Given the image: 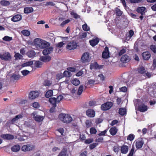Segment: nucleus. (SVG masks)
Instances as JSON below:
<instances>
[{"label":"nucleus","instance_id":"1","mask_svg":"<svg viewBox=\"0 0 156 156\" xmlns=\"http://www.w3.org/2000/svg\"><path fill=\"white\" fill-rule=\"evenodd\" d=\"M34 45L38 49L45 48L50 45L49 42L40 38H36L34 40Z\"/></svg>","mask_w":156,"mask_h":156},{"label":"nucleus","instance_id":"2","mask_svg":"<svg viewBox=\"0 0 156 156\" xmlns=\"http://www.w3.org/2000/svg\"><path fill=\"white\" fill-rule=\"evenodd\" d=\"M58 117L61 121L66 123H69L73 120L72 118L68 114H60Z\"/></svg>","mask_w":156,"mask_h":156},{"label":"nucleus","instance_id":"3","mask_svg":"<svg viewBox=\"0 0 156 156\" xmlns=\"http://www.w3.org/2000/svg\"><path fill=\"white\" fill-rule=\"evenodd\" d=\"M0 58L2 60L6 61H10L12 57L10 54L8 52H0Z\"/></svg>","mask_w":156,"mask_h":156},{"label":"nucleus","instance_id":"4","mask_svg":"<svg viewBox=\"0 0 156 156\" xmlns=\"http://www.w3.org/2000/svg\"><path fill=\"white\" fill-rule=\"evenodd\" d=\"M23 117L21 115H16L15 118H13L11 120L8 121L6 123L5 125L6 126H9L10 125L14 124L20 119L21 118Z\"/></svg>","mask_w":156,"mask_h":156},{"label":"nucleus","instance_id":"5","mask_svg":"<svg viewBox=\"0 0 156 156\" xmlns=\"http://www.w3.org/2000/svg\"><path fill=\"white\" fill-rule=\"evenodd\" d=\"M90 59L89 53L87 52L83 54L81 58V61L83 63L89 62Z\"/></svg>","mask_w":156,"mask_h":156},{"label":"nucleus","instance_id":"6","mask_svg":"<svg viewBox=\"0 0 156 156\" xmlns=\"http://www.w3.org/2000/svg\"><path fill=\"white\" fill-rule=\"evenodd\" d=\"M39 95V93L37 90L32 91L29 94V97L31 99H33L38 97Z\"/></svg>","mask_w":156,"mask_h":156},{"label":"nucleus","instance_id":"7","mask_svg":"<svg viewBox=\"0 0 156 156\" xmlns=\"http://www.w3.org/2000/svg\"><path fill=\"white\" fill-rule=\"evenodd\" d=\"M112 106V103L108 102L102 105L101 106V108L102 110H106L110 108Z\"/></svg>","mask_w":156,"mask_h":156},{"label":"nucleus","instance_id":"8","mask_svg":"<svg viewBox=\"0 0 156 156\" xmlns=\"http://www.w3.org/2000/svg\"><path fill=\"white\" fill-rule=\"evenodd\" d=\"M32 115L34 120L38 122L42 121L44 119V116H41L36 114L35 113H32Z\"/></svg>","mask_w":156,"mask_h":156},{"label":"nucleus","instance_id":"9","mask_svg":"<svg viewBox=\"0 0 156 156\" xmlns=\"http://www.w3.org/2000/svg\"><path fill=\"white\" fill-rule=\"evenodd\" d=\"M34 148L33 145L27 144L23 145L21 148V150L23 151H27L32 150Z\"/></svg>","mask_w":156,"mask_h":156},{"label":"nucleus","instance_id":"10","mask_svg":"<svg viewBox=\"0 0 156 156\" xmlns=\"http://www.w3.org/2000/svg\"><path fill=\"white\" fill-rule=\"evenodd\" d=\"M77 44L75 42L72 41L69 43L67 46V48L70 50L74 49L76 48Z\"/></svg>","mask_w":156,"mask_h":156},{"label":"nucleus","instance_id":"11","mask_svg":"<svg viewBox=\"0 0 156 156\" xmlns=\"http://www.w3.org/2000/svg\"><path fill=\"white\" fill-rule=\"evenodd\" d=\"M130 60V57L126 55H122L120 59L121 61L124 63L128 62Z\"/></svg>","mask_w":156,"mask_h":156},{"label":"nucleus","instance_id":"12","mask_svg":"<svg viewBox=\"0 0 156 156\" xmlns=\"http://www.w3.org/2000/svg\"><path fill=\"white\" fill-rule=\"evenodd\" d=\"M87 115L90 117H94L95 114V111L92 109H89L86 111Z\"/></svg>","mask_w":156,"mask_h":156},{"label":"nucleus","instance_id":"13","mask_svg":"<svg viewBox=\"0 0 156 156\" xmlns=\"http://www.w3.org/2000/svg\"><path fill=\"white\" fill-rule=\"evenodd\" d=\"M53 50V48L52 47H50L47 48L43 51V54L44 55H46L48 54L51 53Z\"/></svg>","mask_w":156,"mask_h":156},{"label":"nucleus","instance_id":"14","mask_svg":"<svg viewBox=\"0 0 156 156\" xmlns=\"http://www.w3.org/2000/svg\"><path fill=\"white\" fill-rule=\"evenodd\" d=\"M1 137L4 139L7 140H12L14 138V136L12 134H3L1 135Z\"/></svg>","mask_w":156,"mask_h":156},{"label":"nucleus","instance_id":"15","mask_svg":"<svg viewBox=\"0 0 156 156\" xmlns=\"http://www.w3.org/2000/svg\"><path fill=\"white\" fill-rule=\"evenodd\" d=\"M142 56L144 59L145 60H148L150 58L151 55L148 51L144 52L142 54Z\"/></svg>","mask_w":156,"mask_h":156},{"label":"nucleus","instance_id":"16","mask_svg":"<svg viewBox=\"0 0 156 156\" xmlns=\"http://www.w3.org/2000/svg\"><path fill=\"white\" fill-rule=\"evenodd\" d=\"M22 16L19 14L16 15L11 18V20L12 21L16 22L22 19Z\"/></svg>","mask_w":156,"mask_h":156},{"label":"nucleus","instance_id":"17","mask_svg":"<svg viewBox=\"0 0 156 156\" xmlns=\"http://www.w3.org/2000/svg\"><path fill=\"white\" fill-rule=\"evenodd\" d=\"M109 56L108 48L106 47L105 48V51L103 52L102 54V57L103 58H107Z\"/></svg>","mask_w":156,"mask_h":156},{"label":"nucleus","instance_id":"18","mask_svg":"<svg viewBox=\"0 0 156 156\" xmlns=\"http://www.w3.org/2000/svg\"><path fill=\"white\" fill-rule=\"evenodd\" d=\"M129 150L128 147L126 145H122L121 147V152L124 154H126L127 153Z\"/></svg>","mask_w":156,"mask_h":156},{"label":"nucleus","instance_id":"19","mask_svg":"<svg viewBox=\"0 0 156 156\" xmlns=\"http://www.w3.org/2000/svg\"><path fill=\"white\" fill-rule=\"evenodd\" d=\"M40 60L45 62H47L49 61L51 59V57L49 56L45 55L42 56L40 57Z\"/></svg>","mask_w":156,"mask_h":156},{"label":"nucleus","instance_id":"20","mask_svg":"<svg viewBox=\"0 0 156 156\" xmlns=\"http://www.w3.org/2000/svg\"><path fill=\"white\" fill-rule=\"evenodd\" d=\"M99 41L98 38L93 39L89 41L90 44L92 46H94L97 45Z\"/></svg>","mask_w":156,"mask_h":156},{"label":"nucleus","instance_id":"21","mask_svg":"<svg viewBox=\"0 0 156 156\" xmlns=\"http://www.w3.org/2000/svg\"><path fill=\"white\" fill-rule=\"evenodd\" d=\"M49 101L52 104L54 107L56 106V104H57L56 101V98H51L49 99Z\"/></svg>","mask_w":156,"mask_h":156},{"label":"nucleus","instance_id":"22","mask_svg":"<svg viewBox=\"0 0 156 156\" xmlns=\"http://www.w3.org/2000/svg\"><path fill=\"white\" fill-rule=\"evenodd\" d=\"M145 9L146 8L144 7H140L137 9V11L138 13H141L142 15H143L144 14Z\"/></svg>","mask_w":156,"mask_h":156},{"label":"nucleus","instance_id":"23","mask_svg":"<svg viewBox=\"0 0 156 156\" xmlns=\"http://www.w3.org/2000/svg\"><path fill=\"white\" fill-rule=\"evenodd\" d=\"M139 109L141 112H144L147 110V106L143 104L141 105L139 107Z\"/></svg>","mask_w":156,"mask_h":156},{"label":"nucleus","instance_id":"24","mask_svg":"<svg viewBox=\"0 0 156 156\" xmlns=\"http://www.w3.org/2000/svg\"><path fill=\"white\" fill-rule=\"evenodd\" d=\"M20 148V146L19 145H16L12 147L11 148V150L13 152H16L18 151Z\"/></svg>","mask_w":156,"mask_h":156},{"label":"nucleus","instance_id":"25","mask_svg":"<svg viewBox=\"0 0 156 156\" xmlns=\"http://www.w3.org/2000/svg\"><path fill=\"white\" fill-rule=\"evenodd\" d=\"M33 10L32 7H27L24 8V12L25 13H29L33 12Z\"/></svg>","mask_w":156,"mask_h":156},{"label":"nucleus","instance_id":"26","mask_svg":"<svg viewBox=\"0 0 156 156\" xmlns=\"http://www.w3.org/2000/svg\"><path fill=\"white\" fill-rule=\"evenodd\" d=\"M144 144L142 140H139L136 141V148H140L142 147Z\"/></svg>","mask_w":156,"mask_h":156},{"label":"nucleus","instance_id":"27","mask_svg":"<svg viewBox=\"0 0 156 156\" xmlns=\"http://www.w3.org/2000/svg\"><path fill=\"white\" fill-rule=\"evenodd\" d=\"M53 95V91L52 90H49L47 91L45 94L46 98H49Z\"/></svg>","mask_w":156,"mask_h":156},{"label":"nucleus","instance_id":"28","mask_svg":"<svg viewBox=\"0 0 156 156\" xmlns=\"http://www.w3.org/2000/svg\"><path fill=\"white\" fill-rule=\"evenodd\" d=\"M118 129L115 127H112L109 130L110 133L112 135H114L117 133Z\"/></svg>","mask_w":156,"mask_h":156},{"label":"nucleus","instance_id":"29","mask_svg":"<svg viewBox=\"0 0 156 156\" xmlns=\"http://www.w3.org/2000/svg\"><path fill=\"white\" fill-rule=\"evenodd\" d=\"M43 84L44 86L47 87H49L52 85V83L51 82L50 80H46L44 81Z\"/></svg>","mask_w":156,"mask_h":156},{"label":"nucleus","instance_id":"30","mask_svg":"<svg viewBox=\"0 0 156 156\" xmlns=\"http://www.w3.org/2000/svg\"><path fill=\"white\" fill-rule=\"evenodd\" d=\"M35 52L33 50L28 51L27 53V55L30 58H32L35 55Z\"/></svg>","mask_w":156,"mask_h":156},{"label":"nucleus","instance_id":"31","mask_svg":"<svg viewBox=\"0 0 156 156\" xmlns=\"http://www.w3.org/2000/svg\"><path fill=\"white\" fill-rule=\"evenodd\" d=\"M0 4L2 6H6L9 5V1L5 0H2L0 2Z\"/></svg>","mask_w":156,"mask_h":156},{"label":"nucleus","instance_id":"32","mask_svg":"<svg viewBox=\"0 0 156 156\" xmlns=\"http://www.w3.org/2000/svg\"><path fill=\"white\" fill-rule=\"evenodd\" d=\"M33 64V62L32 61H29L24 63L22 65L23 67H26L27 66H30Z\"/></svg>","mask_w":156,"mask_h":156},{"label":"nucleus","instance_id":"33","mask_svg":"<svg viewBox=\"0 0 156 156\" xmlns=\"http://www.w3.org/2000/svg\"><path fill=\"white\" fill-rule=\"evenodd\" d=\"M138 70V73L141 74H144L146 72L145 69L143 67H141L139 68Z\"/></svg>","mask_w":156,"mask_h":156},{"label":"nucleus","instance_id":"34","mask_svg":"<svg viewBox=\"0 0 156 156\" xmlns=\"http://www.w3.org/2000/svg\"><path fill=\"white\" fill-rule=\"evenodd\" d=\"M21 33L24 36H28L30 34V32L28 30H24L21 31Z\"/></svg>","mask_w":156,"mask_h":156},{"label":"nucleus","instance_id":"35","mask_svg":"<svg viewBox=\"0 0 156 156\" xmlns=\"http://www.w3.org/2000/svg\"><path fill=\"white\" fill-rule=\"evenodd\" d=\"M119 114L122 115H123L126 113V110L124 108H120L119 110Z\"/></svg>","mask_w":156,"mask_h":156},{"label":"nucleus","instance_id":"36","mask_svg":"<svg viewBox=\"0 0 156 156\" xmlns=\"http://www.w3.org/2000/svg\"><path fill=\"white\" fill-rule=\"evenodd\" d=\"M72 83L75 86H77L80 83V81L76 79H74L72 81Z\"/></svg>","mask_w":156,"mask_h":156},{"label":"nucleus","instance_id":"37","mask_svg":"<svg viewBox=\"0 0 156 156\" xmlns=\"http://www.w3.org/2000/svg\"><path fill=\"white\" fill-rule=\"evenodd\" d=\"M83 90V85H80L79 88L77 92L78 95H80L82 93Z\"/></svg>","mask_w":156,"mask_h":156},{"label":"nucleus","instance_id":"38","mask_svg":"<svg viewBox=\"0 0 156 156\" xmlns=\"http://www.w3.org/2000/svg\"><path fill=\"white\" fill-rule=\"evenodd\" d=\"M63 75L64 77H69L72 75L71 73L68 71H65L63 73Z\"/></svg>","mask_w":156,"mask_h":156},{"label":"nucleus","instance_id":"39","mask_svg":"<svg viewBox=\"0 0 156 156\" xmlns=\"http://www.w3.org/2000/svg\"><path fill=\"white\" fill-rule=\"evenodd\" d=\"M82 28L84 30L86 31H88L90 29L89 27L87 26L86 23L83 25Z\"/></svg>","mask_w":156,"mask_h":156},{"label":"nucleus","instance_id":"40","mask_svg":"<svg viewBox=\"0 0 156 156\" xmlns=\"http://www.w3.org/2000/svg\"><path fill=\"white\" fill-rule=\"evenodd\" d=\"M116 13L117 16H120L122 14L123 12L121 11L118 8H117L115 9Z\"/></svg>","mask_w":156,"mask_h":156},{"label":"nucleus","instance_id":"41","mask_svg":"<svg viewBox=\"0 0 156 156\" xmlns=\"http://www.w3.org/2000/svg\"><path fill=\"white\" fill-rule=\"evenodd\" d=\"M150 48L151 50L154 53H156V45H151L150 46Z\"/></svg>","mask_w":156,"mask_h":156},{"label":"nucleus","instance_id":"42","mask_svg":"<svg viewBox=\"0 0 156 156\" xmlns=\"http://www.w3.org/2000/svg\"><path fill=\"white\" fill-rule=\"evenodd\" d=\"M63 98V97L62 95H58L56 98V101L57 103H59Z\"/></svg>","mask_w":156,"mask_h":156},{"label":"nucleus","instance_id":"43","mask_svg":"<svg viewBox=\"0 0 156 156\" xmlns=\"http://www.w3.org/2000/svg\"><path fill=\"white\" fill-rule=\"evenodd\" d=\"M14 57L16 59H20L23 57L22 55L18 53H16Z\"/></svg>","mask_w":156,"mask_h":156},{"label":"nucleus","instance_id":"44","mask_svg":"<svg viewBox=\"0 0 156 156\" xmlns=\"http://www.w3.org/2000/svg\"><path fill=\"white\" fill-rule=\"evenodd\" d=\"M12 37L8 36H5L3 38V40L5 41H9L12 40Z\"/></svg>","mask_w":156,"mask_h":156},{"label":"nucleus","instance_id":"45","mask_svg":"<svg viewBox=\"0 0 156 156\" xmlns=\"http://www.w3.org/2000/svg\"><path fill=\"white\" fill-rule=\"evenodd\" d=\"M70 20L69 19H67L64 21H63L61 24L60 26L62 27H64L66 24L70 22Z\"/></svg>","mask_w":156,"mask_h":156},{"label":"nucleus","instance_id":"46","mask_svg":"<svg viewBox=\"0 0 156 156\" xmlns=\"http://www.w3.org/2000/svg\"><path fill=\"white\" fill-rule=\"evenodd\" d=\"M56 79L59 80L64 77V75L62 73H60L58 74L56 76Z\"/></svg>","mask_w":156,"mask_h":156},{"label":"nucleus","instance_id":"47","mask_svg":"<svg viewBox=\"0 0 156 156\" xmlns=\"http://www.w3.org/2000/svg\"><path fill=\"white\" fill-rule=\"evenodd\" d=\"M98 145V144L97 143H94L90 144L89 145V148L90 150H92L94 148Z\"/></svg>","mask_w":156,"mask_h":156},{"label":"nucleus","instance_id":"48","mask_svg":"<svg viewBox=\"0 0 156 156\" xmlns=\"http://www.w3.org/2000/svg\"><path fill=\"white\" fill-rule=\"evenodd\" d=\"M42 65V63L40 61H36L34 63L35 66L37 67H40Z\"/></svg>","mask_w":156,"mask_h":156},{"label":"nucleus","instance_id":"49","mask_svg":"<svg viewBox=\"0 0 156 156\" xmlns=\"http://www.w3.org/2000/svg\"><path fill=\"white\" fill-rule=\"evenodd\" d=\"M21 73L24 76H26L30 73V71L27 70H24L21 71Z\"/></svg>","mask_w":156,"mask_h":156},{"label":"nucleus","instance_id":"50","mask_svg":"<svg viewBox=\"0 0 156 156\" xmlns=\"http://www.w3.org/2000/svg\"><path fill=\"white\" fill-rule=\"evenodd\" d=\"M90 132L91 134H96L97 130L94 128L92 127L90 129Z\"/></svg>","mask_w":156,"mask_h":156},{"label":"nucleus","instance_id":"51","mask_svg":"<svg viewBox=\"0 0 156 156\" xmlns=\"http://www.w3.org/2000/svg\"><path fill=\"white\" fill-rule=\"evenodd\" d=\"M93 141V139H86L84 142L86 144H89L92 143Z\"/></svg>","mask_w":156,"mask_h":156},{"label":"nucleus","instance_id":"52","mask_svg":"<svg viewBox=\"0 0 156 156\" xmlns=\"http://www.w3.org/2000/svg\"><path fill=\"white\" fill-rule=\"evenodd\" d=\"M87 36V33L84 32L80 34V37L81 39L84 38L86 37Z\"/></svg>","mask_w":156,"mask_h":156},{"label":"nucleus","instance_id":"53","mask_svg":"<svg viewBox=\"0 0 156 156\" xmlns=\"http://www.w3.org/2000/svg\"><path fill=\"white\" fill-rule=\"evenodd\" d=\"M134 138V136L133 134H130L129 135L127 138L128 140H130V141L132 140Z\"/></svg>","mask_w":156,"mask_h":156},{"label":"nucleus","instance_id":"54","mask_svg":"<svg viewBox=\"0 0 156 156\" xmlns=\"http://www.w3.org/2000/svg\"><path fill=\"white\" fill-rule=\"evenodd\" d=\"M126 51V50L125 48H122L120 50L119 52V56L121 55L124 53H125Z\"/></svg>","mask_w":156,"mask_h":156},{"label":"nucleus","instance_id":"55","mask_svg":"<svg viewBox=\"0 0 156 156\" xmlns=\"http://www.w3.org/2000/svg\"><path fill=\"white\" fill-rule=\"evenodd\" d=\"M120 90L122 92H125L127 91V88L126 87H123L119 88Z\"/></svg>","mask_w":156,"mask_h":156},{"label":"nucleus","instance_id":"56","mask_svg":"<svg viewBox=\"0 0 156 156\" xmlns=\"http://www.w3.org/2000/svg\"><path fill=\"white\" fill-rule=\"evenodd\" d=\"M33 106L34 108H38L40 107L39 103L37 102H35L33 104Z\"/></svg>","mask_w":156,"mask_h":156},{"label":"nucleus","instance_id":"57","mask_svg":"<svg viewBox=\"0 0 156 156\" xmlns=\"http://www.w3.org/2000/svg\"><path fill=\"white\" fill-rule=\"evenodd\" d=\"M134 151V147H132V149L128 156H133Z\"/></svg>","mask_w":156,"mask_h":156},{"label":"nucleus","instance_id":"58","mask_svg":"<svg viewBox=\"0 0 156 156\" xmlns=\"http://www.w3.org/2000/svg\"><path fill=\"white\" fill-rule=\"evenodd\" d=\"M103 138L102 137H99L98 138L96 139L95 140V141L98 142H103Z\"/></svg>","mask_w":156,"mask_h":156},{"label":"nucleus","instance_id":"59","mask_svg":"<svg viewBox=\"0 0 156 156\" xmlns=\"http://www.w3.org/2000/svg\"><path fill=\"white\" fill-rule=\"evenodd\" d=\"M58 156H69L68 155H66L65 151H62L61 152Z\"/></svg>","mask_w":156,"mask_h":156},{"label":"nucleus","instance_id":"60","mask_svg":"<svg viewBox=\"0 0 156 156\" xmlns=\"http://www.w3.org/2000/svg\"><path fill=\"white\" fill-rule=\"evenodd\" d=\"M55 5V4L51 2H47L46 3L45 5L46 6L48 5H51V6H54Z\"/></svg>","mask_w":156,"mask_h":156},{"label":"nucleus","instance_id":"61","mask_svg":"<svg viewBox=\"0 0 156 156\" xmlns=\"http://www.w3.org/2000/svg\"><path fill=\"white\" fill-rule=\"evenodd\" d=\"M107 132V130H105L104 131H102L101 133H99L98 135V136H104L106 134Z\"/></svg>","mask_w":156,"mask_h":156},{"label":"nucleus","instance_id":"62","mask_svg":"<svg viewBox=\"0 0 156 156\" xmlns=\"http://www.w3.org/2000/svg\"><path fill=\"white\" fill-rule=\"evenodd\" d=\"M64 44L63 43V42H61L56 44V46L57 47L61 48L62 47Z\"/></svg>","mask_w":156,"mask_h":156},{"label":"nucleus","instance_id":"63","mask_svg":"<svg viewBox=\"0 0 156 156\" xmlns=\"http://www.w3.org/2000/svg\"><path fill=\"white\" fill-rule=\"evenodd\" d=\"M113 150L115 152H117L119 151V148L117 146H114L113 148Z\"/></svg>","mask_w":156,"mask_h":156},{"label":"nucleus","instance_id":"64","mask_svg":"<svg viewBox=\"0 0 156 156\" xmlns=\"http://www.w3.org/2000/svg\"><path fill=\"white\" fill-rule=\"evenodd\" d=\"M12 77L15 80H17L19 79L20 76L17 75H13L12 76Z\"/></svg>","mask_w":156,"mask_h":156}]
</instances>
